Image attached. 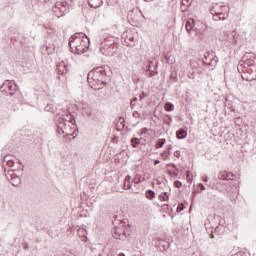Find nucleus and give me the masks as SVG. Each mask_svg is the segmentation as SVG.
I'll use <instances>...</instances> for the list:
<instances>
[{"label": "nucleus", "mask_w": 256, "mask_h": 256, "mask_svg": "<svg viewBox=\"0 0 256 256\" xmlns=\"http://www.w3.org/2000/svg\"><path fill=\"white\" fill-rule=\"evenodd\" d=\"M89 37L84 33H75L69 39V47L72 53H76V55H81L85 53L87 49H89Z\"/></svg>", "instance_id": "f257e3e1"}, {"label": "nucleus", "mask_w": 256, "mask_h": 256, "mask_svg": "<svg viewBox=\"0 0 256 256\" xmlns=\"http://www.w3.org/2000/svg\"><path fill=\"white\" fill-rule=\"evenodd\" d=\"M229 6L215 4L211 7L210 13L213 15V21H225L229 17Z\"/></svg>", "instance_id": "f03ea898"}, {"label": "nucleus", "mask_w": 256, "mask_h": 256, "mask_svg": "<svg viewBox=\"0 0 256 256\" xmlns=\"http://www.w3.org/2000/svg\"><path fill=\"white\" fill-rule=\"evenodd\" d=\"M54 121L58 135H66L67 137L71 135V132H69L71 130V126L67 124V119L61 116V114H57Z\"/></svg>", "instance_id": "7ed1b4c3"}, {"label": "nucleus", "mask_w": 256, "mask_h": 256, "mask_svg": "<svg viewBox=\"0 0 256 256\" xmlns=\"http://www.w3.org/2000/svg\"><path fill=\"white\" fill-rule=\"evenodd\" d=\"M69 69V66L64 62H60L57 65L56 73H57V79L60 81V83H67V71Z\"/></svg>", "instance_id": "20e7f679"}, {"label": "nucleus", "mask_w": 256, "mask_h": 256, "mask_svg": "<svg viewBox=\"0 0 256 256\" xmlns=\"http://www.w3.org/2000/svg\"><path fill=\"white\" fill-rule=\"evenodd\" d=\"M0 91L5 93V95H10V97H13V95H15V93L18 91V87L15 81L7 80L1 85Z\"/></svg>", "instance_id": "39448f33"}, {"label": "nucleus", "mask_w": 256, "mask_h": 256, "mask_svg": "<svg viewBox=\"0 0 256 256\" xmlns=\"http://www.w3.org/2000/svg\"><path fill=\"white\" fill-rule=\"evenodd\" d=\"M53 13L58 19L69 13V4L67 2H56L53 7Z\"/></svg>", "instance_id": "423d86ee"}, {"label": "nucleus", "mask_w": 256, "mask_h": 256, "mask_svg": "<svg viewBox=\"0 0 256 256\" xmlns=\"http://www.w3.org/2000/svg\"><path fill=\"white\" fill-rule=\"evenodd\" d=\"M88 77H91V79H99L100 81H105L107 77V72L105 71V68L98 67L90 71L88 73Z\"/></svg>", "instance_id": "0eeeda50"}, {"label": "nucleus", "mask_w": 256, "mask_h": 256, "mask_svg": "<svg viewBox=\"0 0 256 256\" xmlns=\"http://www.w3.org/2000/svg\"><path fill=\"white\" fill-rule=\"evenodd\" d=\"M87 81L91 89H94V91H99L103 89L105 85V80H99L97 78H91L87 76Z\"/></svg>", "instance_id": "6e6552de"}, {"label": "nucleus", "mask_w": 256, "mask_h": 256, "mask_svg": "<svg viewBox=\"0 0 256 256\" xmlns=\"http://www.w3.org/2000/svg\"><path fill=\"white\" fill-rule=\"evenodd\" d=\"M158 62H155L153 60H149L148 61V66H147V70H146V73L147 71L149 72L148 73V77H155V75H157V69H158V65H157Z\"/></svg>", "instance_id": "1a4fd4ad"}, {"label": "nucleus", "mask_w": 256, "mask_h": 256, "mask_svg": "<svg viewBox=\"0 0 256 256\" xmlns=\"http://www.w3.org/2000/svg\"><path fill=\"white\" fill-rule=\"evenodd\" d=\"M112 236L114 239H125V237H127V232L125 231V228L114 227L112 229Z\"/></svg>", "instance_id": "9d476101"}, {"label": "nucleus", "mask_w": 256, "mask_h": 256, "mask_svg": "<svg viewBox=\"0 0 256 256\" xmlns=\"http://www.w3.org/2000/svg\"><path fill=\"white\" fill-rule=\"evenodd\" d=\"M185 29H186L187 33H189V35H191L192 33H195L197 31V28L195 27V20L193 18H189L186 21Z\"/></svg>", "instance_id": "9b49d317"}, {"label": "nucleus", "mask_w": 256, "mask_h": 256, "mask_svg": "<svg viewBox=\"0 0 256 256\" xmlns=\"http://www.w3.org/2000/svg\"><path fill=\"white\" fill-rule=\"evenodd\" d=\"M113 49V44L110 43L109 45H107V40H104V42L102 43V46L100 47V52L102 53V55H111V50Z\"/></svg>", "instance_id": "f8f14e48"}, {"label": "nucleus", "mask_w": 256, "mask_h": 256, "mask_svg": "<svg viewBox=\"0 0 256 256\" xmlns=\"http://www.w3.org/2000/svg\"><path fill=\"white\" fill-rule=\"evenodd\" d=\"M234 175L231 172H227V171H221L218 174V179H221L222 181H229L231 179H233Z\"/></svg>", "instance_id": "ddd939ff"}, {"label": "nucleus", "mask_w": 256, "mask_h": 256, "mask_svg": "<svg viewBox=\"0 0 256 256\" xmlns=\"http://www.w3.org/2000/svg\"><path fill=\"white\" fill-rule=\"evenodd\" d=\"M88 5L89 7H92V9H97L103 5V0H90L88 1Z\"/></svg>", "instance_id": "4468645a"}, {"label": "nucleus", "mask_w": 256, "mask_h": 256, "mask_svg": "<svg viewBox=\"0 0 256 256\" xmlns=\"http://www.w3.org/2000/svg\"><path fill=\"white\" fill-rule=\"evenodd\" d=\"M243 61L246 65H248L249 67H253V65H255V56H253V58H249V56L245 55L243 56Z\"/></svg>", "instance_id": "2eb2a0df"}, {"label": "nucleus", "mask_w": 256, "mask_h": 256, "mask_svg": "<svg viewBox=\"0 0 256 256\" xmlns=\"http://www.w3.org/2000/svg\"><path fill=\"white\" fill-rule=\"evenodd\" d=\"M176 137H177V139H186L187 138V130H185L184 128H180L176 132Z\"/></svg>", "instance_id": "dca6fc26"}, {"label": "nucleus", "mask_w": 256, "mask_h": 256, "mask_svg": "<svg viewBox=\"0 0 256 256\" xmlns=\"http://www.w3.org/2000/svg\"><path fill=\"white\" fill-rule=\"evenodd\" d=\"M117 131H121V129H125V118H118V122L116 123Z\"/></svg>", "instance_id": "f3484780"}, {"label": "nucleus", "mask_w": 256, "mask_h": 256, "mask_svg": "<svg viewBox=\"0 0 256 256\" xmlns=\"http://www.w3.org/2000/svg\"><path fill=\"white\" fill-rule=\"evenodd\" d=\"M123 188L125 190H129L131 189V176L127 175L124 179V184H123Z\"/></svg>", "instance_id": "a211bd4d"}, {"label": "nucleus", "mask_w": 256, "mask_h": 256, "mask_svg": "<svg viewBox=\"0 0 256 256\" xmlns=\"http://www.w3.org/2000/svg\"><path fill=\"white\" fill-rule=\"evenodd\" d=\"M11 185H13L14 187H17L21 184V178L19 176H13L10 180Z\"/></svg>", "instance_id": "6ab92c4d"}, {"label": "nucleus", "mask_w": 256, "mask_h": 256, "mask_svg": "<svg viewBox=\"0 0 256 256\" xmlns=\"http://www.w3.org/2000/svg\"><path fill=\"white\" fill-rule=\"evenodd\" d=\"M130 143L132 145V147L134 149H137V147H139V145H141V140L137 137H133L131 140H130Z\"/></svg>", "instance_id": "aec40b11"}, {"label": "nucleus", "mask_w": 256, "mask_h": 256, "mask_svg": "<svg viewBox=\"0 0 256 256\" xmlns=\"http://www.w3.org/2000/svg\"><path fill=\"white\" fill-rule=\"evenodd\" d=\"M207 61H209V59L205 57L204 63H206V65H208L209 67H215L217 65V59L215 58L210 59L209 62Z\"/></svg>", "instance_id": "412c9836"}, {"label": "nucleus", "mask_w": 256, "mask_h": 256, "mask_svg": "<svg viewBox=\"0 0 256 256\" xmlns=\"http://www.w3.org/2000/svg\"><path fill=\"white\" fill-rule=\"evenodd\" d=\"M60 116L67 120L66 123H71L72 125H75V119L71 114H66L65 116L60 115Z\"/></svg>", "instance_id": "4be33fe9"}, {"label": "nucleus", "mask_w": 256, "mask_h": 256, "mask_svg": "<svg viewBox=\"0 0 256 256\" xmlns=\"http://www.w3.org/2000/svg\"><path fill=\"white\" fill-rule=\"evenodd\" d=\"M165 143H167V140H165V138L159 139L155 145L156 149H161V147H163Z\"/></svg>", "instance_id": "5701e85b"}, {"label": "nucleus", "mask_w": 256, "mask_h": 256, "mask_svg": "<svg viewBox=\"0 0 256 256\" xmlns=\"http://www.w3.org/2000/svg\"><path fill=\"white\" fill-rule=\"evenodd\" d=\"M160 156L162 157L163 161H167V159H169V157H171V151H166L164 150Z\"/></svg>", "instance_id": "b1692460"}, {"label": "nucleus", "mask_w": 256, "mask_h": 256, "mask_svg": "<svg viewBox=\"0 0 256 256\" xmlns=\"http://www.w3.org/2000/svg\"><path fill=\"white\" fill-rule=\"evenodd\" d=\"M4 163H6V165L8 167H14L15 166V161L9 159V156L4 157Z\"/></svg>", "instance_id": "393cba45"}, {"label": "nucleus", "mask_w": 256, "mask_h": 256, "mask_svg": "<svg viewBox=\"0 0 256 256\" xmlns=\"http://www.w3.org/2000/svg\"><path fill=\"white\" fill-rule=\"evenodd\" d=\"M45 111H48L49 113H55L57 111V107L53 104H49L45 107Z\"/></svg>", "instance_id": "a878e982"}, {"label": "nucleus", "mask_w": 256, "mask_h": 256, "mask_svg": "<svg viewBox=\"0 0 256 256\" xmlns=\"http://www.w3.org/2000/svg\"><path fill=\"white\" fill-rule=\"evenodd\" d=\"M173 109H175V105H173V103L167 102L165 104V111H173Z\"/></svg>", "instance_id": "bb28decb"}, {"label": "nucleus", "mask_w": 256, "mask_h": 256, "mask_svg": "<svg viewBox=\"0 0 256 256\" xmlns=\"http://www.w3.org/2000/svg\"><path fill=\"white\" fill-rule=\"evenodd\" d=\"M186 179L188 181V183H193V173H191V171H186Z\"/></svg>", "instance_id": "cd10ccee"}, {"label": "nucleus", "mask_w": 256, "mask_h": 256, "mask_svg": "<svg viewBox=\"0 0 256 256\" xmlns=\"http://www.w3.org/2000/svg\"><path fill=\"white\" fill-rule=\"evenodd\" d=\"M159 199H161L162 201H169V193L164 192V193L160 194Z\"/></svg>", "instance_id": "c85d7f7f"}, {"label": "nucleus", "mask_w": 256, "mask_h": 256, "mask_svg": "<svg viewBox=\"0 0 256 256\" xmlns=\"http://www.w3.org/2000/svg\"><path fill=\"white\" fill-rule=\"evenodd\" d=\"M146 197H147V199H154L155 198V192L153 190L146 191Z\"/></svg>", "instance_id": "c756f323"}, {"label": "nucleus", "mask_w": 256, "mask_h": 256, "mask_svg": "<svg viewBox=\"0 0 256 256\" xmlns=\"http://www.w3.org/2000/svg\"><path fill=\"white\" fill-rule=\"evenodd\" d=\"M181 3L184 7H189L191 6V3H193V0H182Z\"/></svg>", "instance_id": "7c9ffc66"}, {"label": "nucleus", "mask_w": 256, "mask_h": 256, "mask_svg": "<svg viewBox=\"0 0 256 256\" xmlns=\"http://www.w3.org/2000/svg\"><path fill=\"white\" fill-rule=\"evenodd\" d=\"M174 187H176L177 189H181V187H183V183H181V181L176 180L174 181Z\"/></svg>", "instance_id": "2f4dec72"}, {"label": "nucleus", "mask_w": 256, "mask_h": 256, "mask_svg": "<svg viewBox=\"0 0 256 256\" xmlns=\"http://www.w3.org/2000/svg\"><path fill=\"white\" fill-rule=\"evenodd\" d=\"M129 41H131L133 43V41H135V38H133V36H127L125 38V43H127L128 46L131 45V44H129Z\"/></svg>", "instance_id": "473e14b6"}, {"label": "nucleus", "mask_w": 256, "mask_h": 256, "mask_svg": "<svg viewBox=\"0 0 256 256\" xmlns=\"http://www.w3.org/2000/svg\"><path fill=\"white\" fill-rule=\"evenodd\" d=\"M185 209V205L184 204H179L177 206V213H181V211H183Z\"/></svg>", "instance_id": "72a5a7b5"}, {"label": "nucleus", "mask_w": 256, "mask_h": 256, "mask_svg": "<svg viewBox=\"0 0 256 256\" xmlns=\"http://www.w3.org/2000/svg\"><path fill=\"white\" fill-rule=\"evenodd\" d=\"M221 231H223V226H221V227L217 226L214 229V233H218V235H221Z\"/></svg>", "instance_id": "f704fd0d"}, {"label": "nucleus", "mask_w": 256, "mask_h": 256, "mask_svg": "<svg viewBox=\"0 0 256 256\" xmlns=\"http://www.w3.org/2000/svg\"><path fill=\"white\" fill-rule=\"evenodd\" d=\"M166 117H167V119L164 120V123H167V125H171L170 123H171V121H173V118H171V116H169V115H167Z\"/></svg>", "instance_id": "c9c22d12"}, {"label": "nucleus", "mask_w": 256, "mask_h": 256, "mask_svg": "<svg viewBox=\"0 0 256 256\" xmlns=\"http://www.w3.org/2000/svg\"><path fill=\"white\" fill-rule=\"evenodd\" d=\"M174 157H177V159H179V157H181V151H179V150L175 151Z\"/></svg>", "instance_id": "e433bc0d"}, {"label": "nucleus", "mask_w": 256, "mask_h": 256, "mask_svg": "<svg viewBox=\"0 0 256 256\" xmlns=\"http://www.w3.org/2000/svg\"><path fill=\"white\" fill-rule=\"evenodd\" d=\"M145 97H147V94L145 92H142V94L140 95L139 101H143Z\"/></svg>", "instance_id": "4c0bfd02"}, {"label": "nucleus", "mask_w": 256, "mask_h": 256, "mask_svg": "<svg viewBox=\"0 0 256 256\" xmlns=\"http://www.w3.org/2000/svg\"><path fill=\"white\" fill-rule=\"evenodd\" d=\"M137 101H138V98L134 97L133 100L130 103L131 107H133L135 105V103H137Z\"/></svg>", "instance_id": "58836bf2"}, {"label": "nucleus", "mask_w": 256, "mask_h": 256, "mask_svg": "<svg viewBox=\"0 0 256 256\" xmlns=\"http://www.w3.org/2000/svg\"><path fill=\"white\" fill-rule=\"evenodd\" d=\"M189 6H184L183 4H182V6H181V11H182V13H185L186 11H187V8H188Z\"/></svg>", "instance_id": "ea45409f"}, {"label": "nucleus", "mask_w": 256, "mask_h": 256, "mask_svg": "<svg viewBox=\"0 0 256 256\" xmlns=\"http://www.w3.org/2000/svg\"><path fill=\"white\" fill-rule=\"evenodd\" d=\"M141 131H142V133L144 135H147L149 133V129L148 128H142Z\"/></svg>", "instance_id": "a19ab883"}, {"label": "nucleus", "mask_w": 256, "mask_h": 256, "mask_svg": "<svg viewBox=\"0 0 256 256\" xmlns=\"http://www.w3.org/2000/svg\"><path fill=\"white\" fill-rule=\"evenodd\" d=\"M132 115L133 117H141V114H139L137 111H134Z\"/></svg>", "instance_id": "79ce46f5"}, {"label": "nucleus", "mask_w": 256, "mask_h": 256, "mask_svg": "<svg viewBox=\"0 0 256 256\" xmlns=\"http://www.w3.org/2000/svg\"><path fill=\"white\" fill-rule=\"evenodd\" d=\"M198 187H200L201 191H205V185L202 183L198 184Z\"/></svg>", "instance_id": "37998d69"}, {"label": "nucleus", "mask_w": 256, "mask_h": 256, "mask_svg": "<svg viewBox=\"0 0 256 256\" xmlns=\"http://www.w3.org/2000/svg\"><path fill=\"white\" fill-rule=\"evenodd\" d=\"M232 256H245V253H243V252H238V253H236V254H234V255H232Z\"/></svg>", "instance_id": "c03bdc74"}, {"label": "nucleus", "mask_w": 256, "mask_h": 256, "mask_svg": "<svg viewBox=\"0 0 256 256\" xmlns=\"http://www.w3.org/2000/svg\"><path fill=\"white\" fill-rule=\"evenodd\" d=\"M171 167H173V169H176V171L179 172V169L177 168V165L171 164Z\"/></svg>", "instance_id": "a18cd8bd"}, {"label": "nucleus", "mask_w": 256, "mask_h": 256, "mask_svg": "<svg viewBox=\"0 0 256 256\" xmlns=\"http://www.w3.org/2000/svg\"><path fill=\"white\" fill-rule=\"evenodd\" d=\"M134 182L135 183H141V180H139V178H137V176L134 178Z\"/></svg>", "instance_id": "49530a36"}, {"label": "nucleus", "mask_w": 256, "mask_h": 256, "mask_svg": "<svg viewBox=\"0 0 256 256\" xmlns=\"http://www.w3.org/2000/svg\"><path fill=\"white\" fill-rule=\"evenodd\" d=\"M171 149H173V147L169 145L165 151H171Z\"/></svg>", "instance_id": "de8ad7c7"}, {"label": "nucleus", "mask_w": 256, "mask_h": 256, "mask_svg": "<svg viewBox=\"0 0 256 256\" xmlns=\"http://www.w3.org/2000/svg\"><path fill=\"white\" fill-rule=\"evenodd\" d=\"M159 163H161V161H159V160H154V165H159Z\"/></svg>", "instance_id": "09e8293b"}, {"label": "nucleus", "mask_w": 256, "mask_h": 256, "mask_svg": "<svg viewBox=\"0 0 256 256\" xmlns=\"http://www.w3.org/2000/svg\"><path fill=\"white\" fill-rule=\"evenodd\" d=\"M203 181H204V183H207V181H209V178H207V176H205V177L203 178Z\"/></svg>", "instance_id": "8fccbe9b"}, {"label": "nucleus", "mask_w": 256, "mask_h": 256, "mask_svg": "<svg viewBox=\"0 0 256 256\" xmlns=\"http://www.w3.org/2000/svg\"><path fill=\"white\" fill-rule=\"evenodd\" d=\"M88 105L87 104H82V109H87Z\"/></svg>", "instance_id": "3c124183"}, {"label": "nucleus", "mask_w": 256, "mask_h": 256, "mask_svg": "<svg viewBox=\"0 0 256 256\" xmlns=\"http://www.w3.org/2000/svg\"><path fill=\"white\" fill-rule=\"evenodd\" d=\"M211 239H215V234L210 235Z\"/></svg>", "instance_id": "603ef678"}, {"label": "nucleus", "mask_w": 256, "mask_h": 256, "mask_svg": "<svg viewBox=\"0 0 256 256\" xmlns=\"http://www.w3.org/2000/svg\"><path fill=\"white\" fill-rule=\"evenodd\" d=\"M85 113H87V115H91V112H89V111H85Z\"/></svg>", "instance_id": "864d4df0"}, {"label": "nucleus", "mask_w": 256, "mask_h": 256, "mask_svg": "<svg viewBox=\"0 0 256 256\" xmlns=\"http://www.w3.org/2000/svg\"><path fill=\"white\" fill-rule=\"evenodd\" d=\"M118 256H125V254L124 253H120V254H118Z\"/></svg>", "instance_id": "5fc2aeb1"}, {"label": "nucleus", "mask_w": 256, "mask_h": 256, "mask_svg": "<svg viewBox=\"0 0 256 256\" xmlns=\"http://www.w3.org/2000/svg\"><path fill=\"white\" fill-rule=\"evenodd\" d=\"M218 185H225V183H223V182H220V183H218Z\"/></svg>", "instance_id": "6e6d98bb"}, {"label": "nucleus", "mask_w": 256, "mask_h": 256, "mask_svg": "<svg viewBox=\"0 0 256 256\" xmlns=\"http://www.w3.org/2000/svg\"><path fill=\"white\" fill-rule=\"evenodd\" d=\"M144 1H146L147 3H150V1H153V0H144Z\"/></svg>", "instance_id": "4d7b16f0"}, {"label": "nucleus", "mask_w": 256, "mask_h": 256, "mask_svg": "<svg viewBox=\"0 0 256 256\" xmlns=\"http://www.w3.org/2000/svg\"><path fill=\"white\" fill-rule=\"evenodd\" d=\"M139 135L141 136V135H144V134H143V132L141 131V132L139 133Z\"/></svg>", "instance_id": "13d9d810"}, {"label": "nucleus", "mask_w": 256, "mask_h": 256, "mask_svg": "<svg viewBox=\"0 0 256 256\" xmlns=\"http://www.w3.org/2000/svg\"><path fill=\"white\" fill-rule=\"evenodd\" d=\"M17 163L21 164V161L17 160Z\"/></svg>", "instance_id": "bf43d9fd"}]
</instances>
